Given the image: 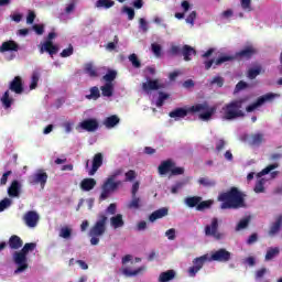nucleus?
I'll return each instance as SVG.
<instances>
[{"label":"nucleus","instance_id":"15","mask_svg":"<svg viewBox=\"0 0 282 282\" xmlns=\"http://www.w3.org/2000/svg\"><path fill=\"white\" fill-rule=\"evenodd\" d=\"M39 213H36L35 210H29L23 216V221L29 228H36V226L39 225Z\"/></svg>","mask_w":282,"mask_h":282},{"label":"nucleus","instance_id":"38","mask_svg":"<svg viewBox=\"0 0 282 282\" xmlns=\"http://www.w3.org/2000/svg\"><path fill=\"white\" fill-rule=\"evenodd\" d=\"M89 93V95H86L87 100H98L100 98V88L98 86L90 87Z\"/></svg>","mask_w":282,"mask_h":282},{"label":"nucleus","instance_id":"33","mask_svg":"<svg viewBox=\"0 0 282 282\" xmlns=\"http://www.w3.org/2000/svg\"><path fill=\"white\" fill-rule=\"evenodd\" d=\"M198 184L204 188H214V186H217V181L209 177H200Z\"/></svg>","mask_w":282,"mask_h":282},{"label":"nucleus","instance_id":"9","mask_svg":"<svg viewBox=\"0 0 282 282\" xmlns=\"http://www.w3.org/2000/svg\"><path fill=\"white\" fill-rule=\"evenodd\" d=\"M274 98H279V94L274 93H268L263 96H260L253 104L247 106L246 111L247 113H252L254 109H259L262 105H265V102H272Z\"/></svg>","mask_w":282,"mask_h":282},{"label":"nucleus","instance_id":"41","mask_svg":"<svg viewBox=\"0 0 282 282\" xmlns=\"http://www.w3.org/2000/svg\"><path fill=\"white\" fill-rule=\"evenodd\" d=\"M263 143V133H256L251 135V144L253 147H259Z\"/></svg>","mask_w":282,"mask_h":282},{"label":"nucleus","instance_id":"60","mask_svg":"<svg viewBox=\"0 0 282 282\" xmlns=\"http://www.w3.org/2000/svg\"><path fill=\"white\" fill-rule=\"evenodd\" d=\"M10 175H12V171H7L3 173L2 177L0 178L1 186H6L8 184V177H10Z\"/></svg>","mask_w":282,"mask_h":282},{"label":"nucleus","instance_id":"51","mask_svg":"<svg viewBox=\"0 0 282 282\" xmlns=\"http://www.w3.org/2000/svg\"><path fill=\"white\" fill-rule=\"evenodd\" d=\"M265 184V180L260 178L254 186V193H263L265 191V187L263 186Z\"/></svg>","mask_w":282,"mask_h":282},{"label":"nucleus","instance_id":"13","mask_svg":"<svg viewBox=\"0 0 282 282\" xmlns=\"http://www.w3.org/2000/svg\"><path fill=\"white\" fill-rule=\"evenodd\" d=\"M98 127L100 124L98 123V120L96 119H86L76 127L77 131L82 129L83 131H87L88 133H94V131H98Z\"/></svg>","mask_w":282,"mask_h":282},{"label":"nucleus","instance_id":"59","mask_svg":"<svg viewBox=\"0 0 282 282\" xmlns=\"http://www.w3.org/2000/svg\"><path fill=\"white\" fill-rule=\"evenodd\" d=\"M210 85H217V87H224V77L221 76H216L213 78L210 82Z\"/></svg>","mask_w":282,"mask_h":282},{"label":"nucleus","instance_id":"29","mask_svg":"<svg viewBox=\"0 0 282 282\" xmlns=\"http://www.w3.org/2000/svg\"><path fill=\"white\" fill-rule=\"evenodd\" d=\"M143 272H147V267H140L137 270H130L129 268H124L122 270V274H124V276H138L139 274H142Z\"/></svg>","mask_w":282,"mask_h":282},{"label":"nucleus","instance_id":"23","mask_svg":"<svg viewBox=\"0 0 282 282\" xmlns=\"http://www.w3.org/2000/svg\"><path fill=\"white\" fill-rule=\"evenodd\" d=\"M166 215H169V208L162 207L160 209L154 210L149 216V221L153 224V221H158V219H162L163 217H166Z\"/></svg>","mask_w":282,"mask_h":282},{"label":"nucleus","instance_id":"53","mask_svg":"<svg viewBox=\"0 0 282 282\" xmlns=\"http://www.w3.org/2000/svg\"><path fill=\"white\" fill-rule=\"evenodd\" d=\"M123 12L126 14H128V20L129 21H133V19H135V10H133V8L130 7H123Z\"/></svg>","mask_w":282,"mask_h":282},{"label":"nucleus","instance_id":"8","mask_svg":"<svg viewBox=\"0 0 282 282\" xmlns=\"http://www.w3.org/2000/svg\"><path fill=\"white\" fill-rule=\"evenodd\" d=\"M257 52V47L253 45H247L242 50L236 52L235 56L224 55L218 57L216 59V65H224V63H228V61H235V58L238 61H250V58H252Z\"/></svg>","mask_w":282,"mask_h":282},{"label":"nucleus","instance_id":"18","mask_svg":"<svg viewBox=\"0 0 282 282\" xmlns=\"http://www.w3.org/2000/svg\"><path fill=\"white\" fill-rule=\"evenodd\" d=\"M41 54H44L46 52L50 54V56H54L55 54H58V46L54 45V42L52 41H45L41 48H40Z\"/></svg>","mask_w":282,"mask_h":282},{"label":"nucleus","instance_id":"34","mask_svg":"<svg viewBox=\"0 0 282 282\" xmlns=\"http://www.w3.org/2000/svg\"><path fill=\"white\" fill-rule=\"evenodd\" d=\"M142 206V200L138 196H132V199L127 204L129 210H138Z\"/></svg>","mask_w":282,"mask_h":282},{"label":"nucleus","instance_id":"17","mask_svg":"<svg viewBox=\"0 0 282 282\" xmlns=\"http://www.w3.org/2000/svg\"><path fill=\"white\" fill-rule=\"evenodd\" d=\"M173 166H175V162L173 160L167 159L162 161L158 167L159 175H169L173 171Z\"/></svg>","mask_w":282,"mask_h":282},{"label":"nucleus","instance_id":"56","mask_svg":"<svg viewBox=\"0 0 282 282\" xmlns=\"http://www.w3.org/2000/svg\"><path fill=\"white\" fill-rule=\"evenodd\" d=\"M248 88V83L243 82V80H240L236 87H235V90H234V94H239V91H242V89H247Z\"/></svg>","mask_w":282,"mask_h":282},{"label":"nucleus","instance_id":"57","mask_svg":"<svg viewBox=\"0 0 282 282\" xmlns=\"http://www.w3.org/2000/svg\"><path fill=\"white\" fill-rule=\"evenodd\" d=\"M195 19H197V12L192 11L186 18V23H189V25H195Z\"/></svg>","mask_w":282,"mask_h":282},{"label":"nucleus","instance_id":"3","mask_svg":"<svg viewBox=\"0 0 282 282\" xmlns=\"http://www.w3.org/2000/svg\"><path fill=\"white\" fill-rule=\"evenodd\" d=\"M10 91L21 96L25 88L23 87V77L15 76L9 84V89L4 91L2 97L0 98V102L2 104L3 109H10L12 105H14V98L10 96Z\"/></svg>","mask_w":282,"mask_h":282},{"label":"nucleus","instance_id":"44","mask_svg":"<svg viewBox=\"0 0 282 282\" xmlns=\"http://www.w3.org/2000/svg\"><path fill=\"white\" fill-rule=\"evenodd\" d=\"M205 261H208V256H202L199 258H195L193 263H194V267L198 268V270H202V268H204Z\"/></svg>","mask_w":282,"mask_h":282},{"label":"nucleus","instance_id":"25","mask_svg":"<svg viewBox=\"0 0 282 282\" xmlns=\"http://www.w3.org/2000/svg\"><path fill=\"white\" fill-rule=\"evenodd\" d=\"M0 52H19V45L17 42L9 40L2 43Z\"/></svg>","mask_w":282,"mask_h":282},{"label":"nucleus","instance_id":"49","mask_svg":"<svg viewBox=\"0 0 282 282\" xmlns=\"http://www.w3.org/2000/svg\"><path fill=\"white\" fill-rule=\"evenodd\" d=\"M240 4L246 12H252V0H240Z\"/></svg>","mask_w":282,"mask_h":282},{"label":"nucleus","instance_id":"32","mask_svg":"<svg viewBox=\"0 0 282 282\" xmlns=\"http://www.w3.org/2000/svg\"><path fill=\"white\" fill-rule=\"evenodd\" d=\"M175 279V270H167L159 275V282H169Z\"/></svg>","mask_w":282,"mask_h":282},{"label":"nucleus","instance_id":"14","mask_svg":"<svg viewBox=\"0 0 282 282\" xmlns=\"http://www.w3.org/2000/svg\"><path fill=\"white\" fill-rule=\"evenodd\" d=\"M104 162H105V154H102L101 152L96 153L93 156L91 169L88 171V175H90V176L96 175V173H98V169H100V166H102Z\"/></svg>","mask_w":282,"mask_h":282},{"label":"nucleus","instance_id":"43","mask_svg":"<svg viewBox=\"0 0 282 282\" xmlns=\"http://www.w3.org/2000/svg\"><path fill=\"white\" fill-rule=\"evenodd\" d=\"M59 237L62 239H72V228L70 227H62L59 229Z\"/></svg>","mask_w":282,"mask_h":282},{"label":"nucleus","instance_id":"26","mask_svg":"<svg viewBox=\"0 0 282 282\" xmlns=\"http://www.w3.org/2000/svg\"><path fill=\"white\" fill-rule=\"evenodd\" d=\"M110 226L118 230V228H122L124 226V218H122V214H117L110 218Z\"/></svg>","mask_w":282,"mask_h":282},{"label":"nucleus","instance_id":"11","mask_svg":"<svg viewBox=\"0 0 282 282\" xmlns=\"http://www.w3.org/2000/svg\"><path fill=\"white\" fill-rule=\"evenodd\" d=\"M205 236L214 237L217 241L224 239V234L219 232V219L213 218L210 225L205 227Z\"/></svg>","mask_w":282,"mask_h":282},{"label":"nucleus","instance_id":"1","mask_svg":"<svg viewBox=\"0 0 282 282\" xmlns=\"http://www.w3.org/2000/svg\"><path fill=\"white\" fill-rule=\"evenodd\" d=\"M217 202H221V210H237L246 208V194L239 191L238 187H230L227 192L218 195Z\"/></svg>","mask_w":282,"mask_h":282},{"label":"nucleus","instance_id":"31","mask_svg":"<svg viewBox=\"0 0 282 282\" xmlns=\"http://www.w3.org/2000/svg\"><path fill=\"white\" fill-rule=\"evenodd\" d=\"M120 123V118H118V116L112 115L108 118L105 119L104 124L105 127H107V129H113V127H116V124Z\"/></svg>","mask_w":282,"mask_h":282},{"label":"nucleus","instance_id":"24","mask_svg":"<svg viewBox=\"0 0 282 282\" xmlns=\"http://www.w3.org/2000/svg\"><path fill=\"white\" fill-rule=\"evenodd\" d=\"M8 195L9 197H19L21 195V183L19 181H12L8 188Z\"/></svg>","mask_w":282,"mask_h":282},{"label":"nucleus","instance_id":"45","mask_svg":"<svg viewBox=\"0 0 282 282\" xmlns=\"http://www.w3.org/2000/svg\"><path fill=\"white\" fill-rule=\"evenodd\" d=\"M128 58L130 63H132V66L135 67V69H140V67H142V63L140 62L135 53L130 54Z\"/></svg>","mask_w":282,"mask_h":282},{"label":"nucleus","instance_id":"6","mask_svg":"<svg viewBox=\"0 0 282 282\" xmlns=\"http://www.w3.org/2000/svg\"><path fill=\"white\" fill-rule=\"evenodd\" d=\"M107 221H109V218L105 214H99L98 219L94 224V226L89 229V237L91 246H98L100 243V238L105 232H107Z\"/></svg>","mask_w":282,"mask_h":282},{"label":"nucleus","instance_id":"39","mask_svg":"<svg viewBox=\"0 0 282 282\" xmlns=\"http://www.w3.org/2000/svg\"><path fill=\"white\" fill-rule=\"evenodd\" d=\"M117 76H118V72L113 69H109L107 74L102 76V80H105V83H109L110 85H113V80H116Z\"/></svg>","mask_w":282,"mask_h":282},{"label":"nucleus","instance_id":"50","mask_svg":"<svg viewBox=\"0 0 282 282\" xmlns=\"http://www.w3.org/2000/svg\"><path fill=\"white\" fill-rule=\"evenodd\" d=\"M119 41H120V40L118 39V35H115L113 42H109V43L106 45V50H108V52H113V50H116V47H118Z\"/></svg>","mask_w":282,"mask_h":282},{"label":"nucleus","instance_id":"52","mask_svg":"<svg viewBox=\"0 0 282 282\" xmlns=\"http://www.w3.org/2000/svg\"><path fill=\"white\" fill-rule=\"evenodd\" d=\"M10 206H12V199L4 198V199L0 200V213H3V210H6V208H10Z\"/></svg>","mask_w":282,"mask_h":282},{"label":"nucleus","instance_id":"46","mask_svg":"<svg viewBox=\"0 0 282 282\" xmlns=\"http://www.w3.org/2000/svg\"><path fill=\"white\" fill-rule=\"evenodd\" d=\"M259 74H261V66H258L256 68H250L248 70V78H250V80H254V78H257Z\"/></svg>","mask_w":282,"mask_h":282},{"label":"nucleus","instance_id":"10","mask_svg":"<svg viewBox=\"0 0 282 282\" xmlns=\"http://www.w3.org/2000/svg\"><path fill=\"white\" fill-rule=\"evenodd\" d=\"M48 177L50 176L47 175V172H45V170H37L36 173L29 176V184H31L32 186L40 185L43 191V188H45V184H47Z\"/></svg>","mask_w":282,"mask_h":282},{"label":"nucleus","instance_id":"12","mask_svg":"<svg viewBox=\"0 0 282 282\" xmlns=\"http://www.w3.org/2000/svg\"><path fill=\"white\" fill-rule=\"evenodd\" d=\"M232 254L230 251L226 250L225 248H221L214 253H212V257L209 261H218L219 263H228L230 261Z\"/></svg>","mask_w":282,"mask_h":282},{"label":"nucleus","instance_id":"42","mask_svg":"<svg viewBox=\"0 0 282 282\" xmlns=\"http://www.w3.org/2000/svg\"><path fill=\"white\" fill-rule=\"evenodd\" d=\"M274 169H279V163L268 165L265 169H263L261 172L257 174V177H263V175H268V173L274 171Z\"/></svg>","mask_w":282,"mask_h":282},{"label":"nucleus","instance_id":"63","mask_svg":"<svg viewBox=\"0 0 282 282\" xmlns=\"http://www.w3.org/2000/svg\"><path fill=\"white\" fill-rule=\"evenodd\" d=\"M171 175H184V167H172Z\"/></svg>","mask_w":282,"mask_h":282},{"label":"nucleus","instance_id":"20","mask_svg":"<svg viewBox=\"0 0 282 282\" xmlns=\"http://www.w3.org/2000/svg\"><path fill=\"white\" fill-rule=\"evenodd\" d=\"M7 246H9L11 250H20V248H23V239L18 235H12L9 238Z\"/></svg>","mask_w":282,"mask_h":282},{"label":"nucleus","instance_id":"64","mask_svg":"<svg viewBox=\"0 0 282 282\" xmlns=\"http://www.w3.org/2000/svg\"><path fill=\"white\" fill-rule=\"evenodd\" d=\"M165 237H167V239H170V241H173L175 239V229L171 228V229L166 230Z\"/></svg>","mask_w":282,"mask_h":282},{"label":"nucleus","instance_id":"58","mask_svg":"<svg viewBox=\"0 0 282 282\" xmlns=\"http://www.w3.org/2000/svg\"><path fill=\"white\" fill-rule=\"evenodd\" d=\"M170 54L172 56H180V54H182V47H180L178 45L171 46Z\"/></svg>","mask_w":282,"mask_h":282},{"label":"nucleus","instance_id":"47","mask_svg":"<svg viewBox=\"0 0 282 282\" xmlns=\"http://www.w3.org/2000/svg\"><path fill=\"white\" fill-rule=\"evenodd\" d=\"M250 225V217H246L243 219H241L238 225L236 226V230L239 231V230H243L246 229L247 226Z\"/></svg>","mask_w":282,"mask_h":282},{"label":"nucleus","instance_id":"2","mask_svg":"<svg viewBox=\"0 0 282 282\" xmlns=\"http://www.w3.org/2000/svg\"><path fill=\"white\" fill-rule=\"evenodd\" d=\"M203 111V112H202ZM215 107H208L207 102L204 104H197L194 105L192 107H189L188 109L186 108H176L174 110H172L169 116L170 118H174L175 120H180V118H186V116H188V113H199L202 112L198 118L200 120H210V118H213V116L215 115Z\"/></svg>","mask_w":282,"mask_h":282},{"label":"nucleus","instance_id":"7","mask_svg":"<svg viewBox=\"0 0 282 282\" xmlns=\"http://www.w3.org/2000/svg\"><path fill=\"white\" fill-rule=\"evenodd\" d=\"M243 102H248V97L232 100L224 107V119L225 120H237V118H243L246 113L241 110Z\"/></svg>","mask_w":282,"mask_h":282},{"label":"nucleus","instance_id":"55","mask_svg":"<svg viewBox=\"0 0 282 282\" xmlns=\"http://www.w3.org/2000/svg\"><path fill=\"white\" fill-rule=\"evenodd\" d=\"M139 28L144 33L149 32V22H147V20L144 18H140L139 19Z\"/></svg>","mask_w":282,"mask_h":282},{"label":"nucleus","instance_id":"19","mask_svg":"<svg viewBox=\"0 0 282 282\" xmlns=\"http://www.w3.org/2000/svg\"><path fill=\"white\" fill-rule=\"evenodd\" d=\"M282 215L276 216L275 221L271 224L269 229V237H276L281 232Z\"/></svg>","mask_w":282,"mask_h":282},{"label":"nucleus","instance_id":"21","mask_svg":"<svg viewBox=\"0 0 282 282\" xmlns=\"http://www.w3.org/2000/svg\"><path fill=\"white\" fill-rule=\"evenodd\" d=\"M96 178H84L82 180L79 187L82 188V191L89 193V191H94V188H96Z\"/></svg>","mask_w":282,"mask_h":282},{"label":"nucleus","instance_id":"5","mask_svg":"<svg viewBox=\"0 0 282 282\" xmlns=\"http://www.w3.org/2000/svg\"><path fill=\"white\" fill-rule=\"evenodd\" d=\"M119 175H122V169L116 170L101 185V194L99 196V202H105L108 199L109 195L113 191H118L119 186H122V181H116Z\"/></svg>","mask_w":282,"mask_h":282},{"label":"nucleus","instance_id":"36","mask_svg":"<svg viewBox=\"0 0 282 282\" xmlns=\"http://www.w3.org/2000/svg\"><path fill=\"white\" fill-rule=\"evenodd\" d=\"M280 252H281V249H279V247L269 248L265 253V261H272L274 257H279Z\"/></svg>","mask_w":282,"mask_h":282},{"label":"nucleus","instance_id":"35","mask_svg":"<svg viewBox=\"0 0 282 282\" xmlns=\"http://www.w3.org/2000/svg\"><path fill=\"white\" fill-rule=\"evenodd\" d=\"M199 202H202L200 196H189L185 198V204L188 208H197V206H199Z\"/></svg>","mask_w":282,"mask_h":282},{"label":"nucleus","instance_id":"4","mask_svg":"<svg viewBox=\"0 0 282 282\" xmlns=\"http://www.w3.org/2000/svg\"><path fill=\"white\" fill-rule=\"evenodd\" d=\"M36 250V242H26L20 251H14L13 261L18 265L14 274H21L28 269V254Z\"/></svg>","mask_w":282,"mask_h":282},{"label":"nucleus","instance_id":"28","mask_svg":"<svg viewBox=\"0 0 282 282\" xmlns=\"http://www.w3.org/2000/svg\"><path fill=\"white\" fill-rule=\"evenodd\" d=\"M84 72L90 77V78H98V76H100L98 74V68H96V66H94L93 63H86L84 65Z\"/></svg>","mask_w":282,"mask_h":282},{"label":"nucleus","instance_id":"62","mask_svg":"<svg viewBox=\"0 0 282 282\" xmlns=\"http://www.w3.org/2000/svg\"><path fill=\"white\" fill-rule=\"evenodd\" d=\"M33 30L36 34H39L41 36V34H43V32H45V26H43L42 24H35V25H33Z\"/></svg>","mask_w":282,"mask_h":282},{"label":"nucleus","instance_id":"16","mask_svg":"<svg viewBox=\"0 0 282 282\" xmlns=\"http://www.w3.org/2000/svg\"><path fill=\"white\" fill-rule=\"evenodd\" d=\"M142 89L145 94L149 91H158V89H164V84L160 83V79H148L142 84Z\"/></svg>","mask_w":282,"mask_h":282},{"label":"nucleus","instance_id":"22","mask_svg":"<svg viewBox=\"0 0 282 282\" xmlns=\"http://www.w3.org/2000/svg\"><path fill=\"white\" fill-rule=\"evenodd\" d=\"M196 55H197V51L193 46L185 44L182 47V56H183L184 61H186V62L193 61V57H191V56H196Z\"/></svg>","mask_w":282,"mask_h":282},{"label":"nucleus","instance_id":"54","mask_svg":"<svg viewBox=\"0 0 282 282\" xmlns=\"http://www.w3.org/2000/svg\"><path fill=\"white\" fill-rule=\"evenodd\" d=\"M72 54H74V46H72V44H69L67 48H64L62 51L61 57L67 58V57L72 56Z\"/></svg>","mask_w":282,"mask_h":282},{"label":"nucleus","instance_id":"40","mask_svg":"<svg viewBox=\"0 0 282 282\" xmlns=\"http://www.w3.org/2000/svg\"><path fill=\"white\" fill-rule=\"evenodd\" d=\"M210 206H213V200H200L198 203V206L196 207V210H198L199 213L204 212V210H208V208H210Z\"/></svg>","mask_w":282,"mask_h":282},{"label":"nucleus","instance_id":"37","mask_svg":"<svg viewBox=\"0 0 282 282\" xmlns=\"http://www.w3.org/2000/svg\"><path fill=\"white\" fill-rule=\"evenodd\" d=\"M39 80H41V73L39 70H34L31 76L30 89H36L39 87Z\"/></svg>","mask_w":282,"mask_h":282},{"label":"nucleus","instance_id":"30","mask_svg":"<svg viewBox=\"0 0 282 282\" xmlns=\"http://www.w3.org/2000/svg\"><path fill=\"white\" fill-rule=\"evenodd\" d=\"M101 96L105 98H111L113 96V84L106 83L100 87Z\"/></svg>","mask_w":282,"mask_h":282},{"label":"nucleus","instance_id":"27","mask_svg":"<svg viewBox=\"0 0 282 282\" xmlns=\"http://www.w3.org/2000/svg\"><path fill=\"white\" fill-rule=\"evenodd\" d=\"M116 2L113 0H97L95 2V8L98 10H109V8H113Z\"/></svg>","mask_w":282,"mask_h":282},{"label":"nucleus","instance_id":"61","mask_svg":"<svg viewBox=\"0 0 282 282\" xmlns=\"http://www.w3.org/2000/svg\"><path fill=\"white\" fill-rule=\"evenodd\" d=\"M134 178H135V171L129 170L126 173V182H133Z\"/></svg>","mask_w":282,"mask_h":282},{"label":"nucleus","instance_id":"48","mask_svg":"<svg viewBox=\"0 0 282 282\" xmlns=\"http://www.w3.org/2000/svg\"><path fill=\"white\" fill-rule=\"evenodd\" d=\"M164 100H169V94H165L163 91L159 93V98L156 100V107H163Z\"/></svg>","mask_w":282,"mask_h":282}]
</instances>
